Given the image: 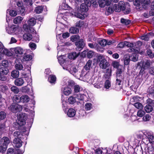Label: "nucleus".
<instances>
[{
    "mask_svg": "<svg viewBox=\"0 0 154 154\" xmlns=\"http://www.w3.org/2000/svg\"><path fill=\"white\" fill-rule=\"evenodd\" d=\"M112 65L114 68L116 69L120 67V66H121L119 65V62L116 61L113 62L112 63Z\"/></svg>",
    "mask_w": 154,
    "mask_h": 154,
    "instance_id": "57",
    "label": "nucleus"
},
{
    "mask_svg": "<svg viewBox=\"0 0 154 154\" xmlns=\"http://www.w3.org/2000/svg\"><path fill=\"white\" fill-rule=\"evenodd\" d=\"M68 101L69 104H73L76 102L75 98L72 96H71L68 98Z\"/></svg>",
    "mask_w": 154,
    "mask_h": 154,
    "instance_id": "37",
    "label": "nucleus"
},
{
    "mask_svg": "<svg viewBox=\"0 0 154 154\" xmlns=\"http://www.w3.org/2000/svg\"><path fill=\"white\" fill-rule=\"evenodd\" d=\"M148 138L150 143L154 144V136L152 135L148 136Z\"/></svg>",
    "mask_w": 154,
    "mask_h": 154,
    "instance_id": "64",
    "label": "nucleus"
},
{
    "mask_svg": "<svg viewBox=\"0 0 154 154\" xmlns=\"http://www.w3.org/2000/svg\"><path fill=\"white\" fill-rule=\"evenodd\" d=\"M23 28L25 31L29 32L31 31L32 29H33L32 27L30 26L29 24H25L23 25Z\"/></svg>",
    "mask_w": 154,
    "mask_h": 154,
    "instance_id": "35",
    "label": "nucleus"
},
{
    "mask_svg": "<svg viewBox=\"0 0 154 154\" xmlns=\"http://www.w3.org/2000/svg\"><path fill=\"white\" fill-rule=\"evenodd\" d=\"M9 72L8 67H1L0 68V72L2 75H6Z\"/></svg>",
    "mask_w": 154,
    "mask_h": 154,
    "instance_id": "22",
    "label": "nucleus"
},
{
    "mask_svg": "<svg viewBox=\"0 0 154 154\" xmlns=\"http://www.w3.org/2000/svg\"><path fill=\"white\" fill-rule=\"evenodd\" d=\"M14 51L15 54H17V56H18V54L21 55L23 54V49L19 47L15 48Z\"/></svg>",
    "mask_w": 154,
    "mask_h": 154,
    "instance_id": "25",
    "label": "nucleus"
},
{
    "mask_svg": "<svg viewBox=\"0 0 154 154\" xmlns=\"http://www.w3.org/2000/svg\"><path fill=\"white\" fill-rule=\"evenodd\" d=\"M76 111L73 108H69L68 109L67 113V116L69 117H73L76 114Z\"/></svg>",
    "mask_w": 154,
    "mask_h": 154,
    "instance_id": "13",
    "label": "nucleus"
},
{
    "mask_svg": "<svg viewBox=\"0 0 154 154\" xmlns=\"http://www.w3.org/2000/svg\"><path fill=\"white\" fill-rule=\"evenodd\" d=\"M94 52L92 51H89L88 49L87 57L89 58H91L94 56Z\"/></svg>",
    "mask_w": 154,
    "mask_h": 154,
    "instance_id": "50",
    "label": "nucleus"
},
{
    "mask_svg": "<svg viewBox=\"0 0 154 154\" xmlns=\"http://www.w3.org/2000/svg\"><path fill=\"white\" fill-rule=\"evenodd\" d=\"M21 102L26 103L28 102L30 100L29 97L27 95H24L21 96Z\"/></svg>",
    "mask_w": 154,
    "mask_h": 154,
    "instance_id": "20",
    "label": "nucleus"
},
{
    "mask_svg": "<svg viewBox=\"0 0 154 154\" xmlns=\"http://www.w3.org/2000/svg\"><path fill=\"white\" fill-rule=\"evenodd\" d=\"M21 96L19 95H15L13 98V101L14 103H17L21 102Z\"/></svg>",
    "mask_w": 154,
    "mask_h": 154,
    "instance_id": "23",
    "label": "nucleus"
},
{
    "mask_svg": "<svg viewBox=\"0 0 154 154\" xmlns=\"http://www.w3.org/2000/svg\"><path fill=\"white\" fill-rule=\"evenodd\" d=\"M91 5L94 7L97 8L98 6V0H91Z\"/></svg>",
    "mask_w": 154,
    "mask_h": 154,
    "instance_id": "43",
    "label": "nucleus"
},
{
    "mask_svg": "<svg viewBox=\"0 0 154 154\" xmlns=\"http://www.w3.org/2000/svg\"><path fill=\"white\" fill-rule=\"evenodd\" d=\"M21 138H15L13 140V143L14 146L16 148H19L22 145L23 142L21 140Z\"/></svg>",
    "mask_w": 154,
    "mask_h": 154,
    "instance_id": "8",
    "label": "nucleus"
},
{
    "mask_svg": "<svg viewBox=\"0 0 154 154\" xmlns=\"http://www.w3.org/2000/svg\"><path fill=\"white\" fill-rule=\"evenodd\" d=\"M80 37L78 35H72L70 37V40L72 42H76L79 40Z\"/></svg>",
    "mask_w": 154,
    "mask_h": 154,
    "instance_id": "29",
    "label": "nucleus"
},
{
    "mask_svg": "<svg viewBox=\"0 0 154 154\" xmlns=\"http://www.w3.org/2000/svg\"><path fill=\"white\" fill-rule=\"evenodd\" d=\"M152 64V63L151 60L146 59L142 61L141 66L147 69H149L151 67Z\"/></svg>",
    "mask_w": 154,
    "mask_h": 154,
    "instance_id": "9",
    "label": "nucleus"
},
{
    "mask_svg": "<svg viewBox=\"0 0 154 154\" xmlns=\"http://www.w3.org/2000/svg\"><path fill=\"white\" fill-rule=\"evenodd\" d=\"M48 81L51 84H55L56 81V77L55 75H50L48 78Z\"/></svg>",
    "mask_w": 154,
    "mask_h": 154,
    "instance_id": "19",
    "label": "nucleus"
},
{
    "mask_svg": "<svg viewBox=\"0 0 154 154\" xmlns=\"http://www.w3.org/2000/svg\"><path fill=\"white\" fill-rule=\"evenodd\" d=\"M18 120L13 124L14 128L23 130L24 128L23 126L26 124V115L25 113H21L17 116Z\"/></svg>",
    "mask_w": 154,
    "mask_h": 154,
    "instance_id": "1",
    "label": "nucleus"
},
{
    "mask_svg": "<svg viewBox=\"0 0 154 154\" xmlns=\"http://www.w3.org/2000/svg\"><path fill=\"white\" fill-rule=\"evenodd\" d=\"M32 59V57L31 55H26L23 57V60L24 61H29Z\"/></svg>",
    "mask_w": 154,
    "mask_h": 154,
    "instance_id": "46",
    "label": "nucleus"
},
{
    "mask_svg": "<svg viewBox=\"0 0 154 154\" xmlns=\"http://www.w3.org/2000/svg\"><path fill=\"white\" fill-rule=\"evenodd\" d=\"M73 88L75 93H78L80 91V87L78 85H74Z\"/></svg>",
    "mask_w": 154,
    "mask_h": 154,
    "instance_id": "63",
    "label": "nucleus"
},
{
    "mask_svg": "<svg viewBox=\"0 0 154 154\" xmlns=\"http://www.w3.org/2000/svg\"><path fill=\"white\" fill-rule=\"evenodd\" d=\"M97 61L100 62L99 66L103 69H106L110 65L109 62L101 55H99L97 57Z\"/></svg>",
    "mask_w": 154,
    "mask_h": 154,
    "instance_id": "2",
    "label": "nucleus"
},
{
    "mask_svg": "<svg viewBox=\"0 0 154 154\" xmlns=\"http://www.w3.org/2000/svg\"><path fill=\"white\" fill-rule=\"evenodd\" d=\"M7 154H16V152L14 149L12 148H9L7 151Z\"/></svg>",
    "mask_w": 154,
    "mask_h": 154,
    "instance_id": "62",
    "label": "nucleus"
},
{
    "mask_svg": "<svg viewBox=\"0 0 154 154\" xmlns=\"http://www.w3.org/2000/svg\"><path fill=\"white\" fill-rule=\"evenodd\" d=\"M147 152L149 154H154V147L152 146H148L147 148Z\"/></svg>",
    "mask_w": 154,
    "mask_h": 154,
    "instance_id": "39",
    "label": "nucleus"
},
{
    "mask_svg": "<svg viewBox=\"0 0 154 154\" xmlns=\"http://www.w3.org/2000/svg\"><path fill=\"white\" fill-rule=\"evenodd\" d=\"M147 55L151 58H153L154 57L153 53L151 49H148L146 51Z\"/></svg>",
    "mask_w": 154,
    "mask_h": 154,
    "instance_id": "53",
    "label": "nucleus"
},
{
    "mask_svg": "<svg viewBox=\"0 0 154 154\" xmlns=\"http://www.w3.org/2000/svg\"><path fill=\"white\" fill-rule=\"evenodd\" d=\"M75 44L76 46V49L78 51H81L85 46V43L83 39H81L76 41Z\"/></svg>",
    "mask_w": 154,
    "mask_h": 154,
    "instance_id": "5",
    "label": "nucleus"
},
{
    "mask_svg": "<svg viewBox=\"0 0 154 154\" xmlns=\"http://www.w3.org/2000/svg\"><path fill=\"white\" fill-rule=\"evenodd\" d=\"M92 104L89 103H86L85 106V109L86 110H90L92 108Z\"/></svg>",
    "mask_w": 154,
    "mask_h": 154,
    "instance_id": "45",
    "label": "nucleus"
},
{
    "mask_svg": "<svg viewBox=\"0 0 154 154\" xmlns=\"http://www.w3.org/2000/svg\"><path fill=\"white\" fill-rule=\"evenodd\" d=\"M6 113L4 112L3 111L0 112V120L5 119L6 117Z\"/></svg>",
    "mask_w": 154,
    "mask_h": 154,
    "instance_id": "56",
    "label": "nucleus"
},
{
    "mask_svg": "<svg viewBox=\"0 0 154 154\" xmlns=\"http://www.w3.org/2000/svg\"><path fill=\"white\" fill-rule=\"evenodd\" d=\"M21 91L25 93H29L30 91V88L28 85L22 87L21 89Z\"/></svg>",
    "mask_w": 154,
    "mask_h": 154,
    "instance_id": "48",
    "label": "nucleus"
},
{
    "mask_svg": "<svg viewBox=\"0 0 154 154\" xmlns=\"http://www.w3.org/2000/svg\"><path fill=\"white\" fill-rule=\"evenodd\" d=\"M85 24V22L84 21L80 20L76 22L75 26L80 28L84 26Z\"/></svg>",
    "mask_w": 154,
    "mask_h": 154,
    "instance_id": "28",
    "label": "nucleus"
},
{
    "mask_svg": "<svg viewBox=\"0 0 154 154\" xmlns=\"http://www.w3.org/2000/svg\"><path fill=\"white\" fill-rule=\"evenodd\" d=\"M115 11L117 12H119L121 11H123L126 7L125 5L123 2H120L117 5L116 4H115Z\"/></svg>",
    "mask_w": 154,
    "mask_h": 154,
    "instance_id": "6",
    "label": "nucleus"
},
{
    "mask_svg": "<svg viewBox=\"0 0 154 154\" xmlns=\"http://www.w3.org/2000/svg\"><path fill=\"white\" fill-rule=\"evenodd\" d=\"M23 37L25 40L30 41L32 39V36L31 34L26 32L23 34Z\"/></svg>",
    "mask_w": 154,
    "mask_h": 154,
    "instance_id": "24",
    "label": "nucleus"
},
{
    "mask_svg": "<svg viewBox=\"0 0 154 154\" xmlns=\"http://www.w3.org/2000/svg\"><path fill=\"white\" fill-rule=\"evenodd\" d=\"M19 71L16 70H13L11 73V76L14 78H17L19 76Z\"/></svg>",
    "mask_w": 154,
    "mask_h": 154,
    "instance_id": "32",
    "label": "nucleus"
},
{
    "mask_svg": "<svg viewBox=\"0 0 154 154\" xmlns=\"http://www.w3.org/2000/svg\"><path fill=\"white\" fill-rule=\"evenodd\" d=\"M23 132L19 131H16L14 132L13 135L16 138H21V139H23V136H24Z\"/></svg>",
    "mask_w": 154,
    "mask_h": 154,
    "instance_id": "16",
    "label": "nucleus"
},
{
    "mask_svg": "<svg viewBox=\"0 0 154 154\" xmlns=\"http://www.w3.org/2000/svg\"><path fill=\"white\" fill-rule=\"evenodd\" d=\"M109 6L106 8L107 15H109L114 12L115 9V6L113 5H109Z\"/></svg>",
    "mask_w": 154,
    "mask_h": 154,
    "instance_id": "17",
    "label": "nucleus"
},
{
    "mask_svg": "<svg viewBox=\"0 0 154 154\" xmlns=\"http://www.w3.org/2000/svg\"><path fill=\"white\" fill-rule=\"evenodd\" d=\"M70 69L71 71H72V72L75 73L78 71L77 69L76 68V67L75 65H71L70 67Z\"/></svg>",
    "mask_w": 154,
    "mask_h": 154,
    "instance_id": "58",
    "label": "nucleus"
},
{
    "mask_svg": "<svg viewBox=\"0 0 154 154\" xmlns=\"http://www.w3.org/2000/svg\"><path fill=\"white\" fill-rule=\"evenodd\" d=\"M62 8L65 10H70L72 8L67 4L63 3L62 5Z\"/></svg>",
    "mask_w": 154,
    "mask_h": 154,
    "instance_id": "47",
    "label": "nucleus"
},
{
    "mask_svg": "<svg viewBox=\"0 0 154 154\" xmlns=\"http://www.w3.org/2000/svg\"><path fill=\"white\" fill-rule=\"evenodd\" d=\"M11 91L14 93L17 94L19 92V89L18 88L15 86H12L11 88Z\"/></svg>",
    "mask_w": 154,
    "mask_h": 154,
    "instance_id": "38",
    "label": "nucleus"
},
{
    "mask_svg": "<svg viewBox=\"0 0 154 154\" xmlns=\"http://www.w3.org/2000/svg\"><path fill=\"white\" fill-rule=\"evenodd\" d=\"M122 66H120V67L117 68V69L116 72V78H121L122 79V77L121 75V74L122 73Z\"/></svg>",
    "mask_w": 154,
    "mask_h": 154,
    "instance_id": "21",
    "label": "nucleus"
},
{
    "mask_svg": "<svg viewBox=\"0 0 154 154\" xmlns=\"http://www.w3.org/2000/svg\"><path fill=\"white\" fill-rule=\"evenodd\" d=\"M112 70L111 69L107 68L106 70V73L104 75V77L106 79H109L111 76Z\"/></svg>",
    "mask_w": 154,
    "mask_h": 154,
    "instance_id": "18",
    "label": "nucleus"
},
{
    "mask_svg": "<svg viewBox=\"0 0 154 154\" xmlns=\"http://www.w3.org/2000/svg\"><path fill=\"white\" fill-rule=\"evenodd\" d=\"M2 140H4L3 144H5L8 145L10 143V140L9 138L7 137H4L2 138Z\"/></svg>",
    "mask_w": 154,
    "mask_h": 154,
    "instance_id": "59",
    "label": "nucleus"
},
{
    "mask_svg": "<svg viewBox=\"0 0 154 154\" xmlns=\"http://www.w3.org/2000/svg\"><path fill=\"white\" fill-rule=\"evenodd\" d=\"M92 60H89L87 62L85 66H84V68L86 70H88L90 69L92 63Z\"/></svg>",
    "mask_w": 154,
    "mask_h": 154,
    "instance_id": "36",
    "label": "nucleus"
},
{
    "mask_svg": "<svg viewBox=\"0 0 154 154\" xmlns=\"http://www.w3.org/2000/svg\"><path fill=\"white\" fill-rule=\"evenodd\" d=\"M98 44L103 47H104L107 45V40L105 39H102L99 41Z\"/></svg>",
    "mask_w": 154,
    "mask_h": 154,
    "instance_id": "49",
    "label": "nucleus"
},
{
    "mask_svg": "<svg viewBox=\"0 0 154 154\" xmlns=\"http://www.w3.org/2000/svg\"><path fill=\"white\" fill-rule=\"evenodd\" d=\"M111 4V2L109 0H98L99 6L101 8H103L106 6H109Z\"/></svg>",
    "mask_w": 154,
    "mask_h": 154,
    "instance_id": "7",
    "label": "nucleus"
},
{
    "mask_svg": "<svg viewBox=\"0 0 154 154\" xmlns=\"http://www.w3.org/2000/svg\"><path fill=\"white\" fill-rule=\"evenodd\" d=\"M142 45V42L140 41H138L134 43V47L136 49H139Z\"/></svg>",
    "mask_w": 154,
    "mask_h": 154,
    "instance_id": "42",
    "label": "nucleus"
},
{
    "mask_svg": "<svg viewBox=\"0 0 154 154\" xmlns=\"http://www.w3.org/2000/svg\"><path fill=\"white\" fill-rule=\"evenodd\" d=\"M28 23L29 25L32 27L34 26L36 24V19L33 17L30 18L28 20Z\"/></svg>",
    "mask_w": 154,
    "mask_h": 154,
    "instance_id": "26",
    "label": "nucleus"
},
{
    "mask_svg": "<svg viewBox=\"0 0 154 154\" xmlns=\"http://www.w3.org/2000/svg\"><path fill=\"white\" fill-rule=\"evenodd\" d=\"M62 91L63 92V94L66 96L69 95L72 92L71 88L68 87H65L63 88H62Z\"/></svg>",
    "mask_w": 154,
    "mask_h": 154,
    "instance_id": "14",
    "label": "nucleus"
},
{
    "mask_svg": "<svg viewBox=\"0 0 154 154\" xmlns=\"http://www.w3.org/2000/svg\"><path fill=\"white\" fill-rule=\"evenodd\" d=\"M7 145L3 143L0 146V152H4L7 149Z\"/></svg>",
    "mask_w": 154,
    "mask_h": 154,
    "instance_id": "55",
    "label": "nucleus"
},
{
    "mask_svg": "<svg viewBox=\"0 0 154 154\" xmlns=\"http://www.w3.org/2000/svg\"><path fill=\"white\" fill-rule=\"evenodd\" d=\"M81 11L82 12H86L88 11V8L86 5L84 3L81 5L80 6Z\"/></svg>",
    "mask_w": 154,
    "mask_h": 154,
    "instance_id": "30",
    "label": "nucleus"
},
{
    "mask_svg": "<svg viewBox=\"0 0 154 154\" xmlns=\"http://www.w3.org/2000/svg\"><path fill=\"white\" fill-rule=\"evenodd\" d=\"M43 8L42 6H37L35 8V11L37 14H40L42 12Z\"/></svg>",
    "mask_w": 154,
    "mask_h": 154,
    "instance_id": "33",
    "label": "nucleus"
},
{
    "mask_svg": "<svg viewBox=\"0 0 154 154\" xmlns=\"http://www.w3.org/2000/svg\"><path fill=\"white\" fill-rule=\"evenodd\" d=\"M150 3V0H135L134 2V5L140 7L141 6L144 9H147Z\"/></svg>",
    "mask_w": 154,
    "mask_h": 154,
    "instance_id": "3",
    "label": "nucleus"
},
{
    "mask_svg": "<svg viewBox=\"0 0 154 154\" xmlns=\"http://www.w3.org/2000/svg\"><path fill=\"white\" fill-rule=\"evenodd\" d=\"M134 106L138 109H141L143 108V105L139 102H136L134 104Z\"/></svg>",
    "mask_w": 154,
    "mask_h": 154,
    "instance_id": "44",
    "label": "nucleus"
},
{
    "mask_svg": "<svg viewBox=\"0 0 154 154\" xmlns=\"http://www.w3.org/2000/svg\"><path fill=\"white\" fill-rule=\"evenodd\" d=\"M22 20L23 18L22 17L20 16L17 17L14 19V23L15 24H17L21 23Z\"/></svg>",
    "mask_w": 154,
    "mask_h": 154,
    "instance_id": "41",
    "label": "nucleus"
},
{
    "mask_svg": "<svg viewBox=\"0 0 154 154\" xmlns=\"http://www.w3.org/2000/svg\"><path fill=\"white\" fill-rule=\"evenodd\" d=\"M0 52L2 54L9 56L13 55L12 53L8 49L5 48L3 45V47L0 48Z\"/></svg>",
    "mask_w": 154,
    "mask_h": 154,
    "instance_id": "10",
    "label": "nucleus"
},
{
    "mask_svg": "<svg viewBox=\"0 0 154 154\" xmlns=\"http://www.w3.org/2000/svg\"><path fill=\"white\" fill-rule=\"evenodd\" d=\"M1 64L2 65L1 67H8L9 63L8 60H3Z\"/></svg>",
    "mask_w": 154,
    "mask_h": 154,
    "instance_id": "52",
    "label": "nucleus"
},
{
    "mask_svg": "<svg viewBox=\"0 0 154 154\" xmlns=\"http://www.w3.org/2000/svg\"><path fill=\"white\" fill-rule=\"evenodd\" d=\"M145 114V111L141 109L139 110L137 112V116L140 117H143Z\"/></svg>",
    "mask_w": 154,
    "mask_h": 154,
    "instance_id": "54",
    "label": "nucleus"
},
{
    "mask_svg": "<svg viewBox=\"0 0 154 154\" xmlns=\"http://www.w3.org/2000/svg\"><path fill=\"white\" fill-rule=\"evenodd\" d=\"M111 86V83L110 81L108 80H106L105 82V88L108 89Z\"/></svg>",
    "mask_w": 154,
    "mask_h": 154,
    "instance_id": "61",
    "label": "nucleus"
},
{
    "mask_svg": "<svg viewBox=\"0 0 154 154\" xmlns=\"http://www.w3.org/2000/svg\"><path fill=\"white\" fill-rule=\"evenodd\" d=\"M137 68L140 70L139 75L142 76L144 74H145V70L146 69L143 67L141 65L140 63L138 62L137 63Z\"/></svg>",
    "mask_w": 154,
    "mask_h": 154,
    "instance_id": "11",
    "label": "nucleus"
},
{
    "mask_svg": "<svg viewBox=\"0 0 154 154\" xmlns=\"http://www.w3.org/2000/svg\"><path fill=\"white\" fill-rule=\"evenodd\" d=\"M121 22L122 24H125L126 25H128L130 24L131 21L129 20H126L122 18L121 19Z\"/></svg>",
    "mask_w": 154,
    "mask_h": 154,
    "instance_id": "40",
    "label": "nucleus"
},
{
    "mask_svg": "<svg viewBox=\"0 0 154 154\" xmlns=\"http://www.w3.org/2000/svg\"><path fill=\"white\" fill-rule=\"evenodd\" d=\"M152 34L151 32H149L148 34H144L140 36V39L144 41H148L149 40L150 35Z\"/></svg>",
    "mask_w": 154,
    "mask_h": 154,
    "instance_id": "31",
    "label": "nucleus"
},
{
    "mask_svg": "<svg viewBox=\"0 0 154 154\" xmlns=\"http://www.w3.org/2000/svg\"><path fill=\"white\" fill-rule=\"evenodd\" d=\"M144 109L147 112L149 113L153 110V107L151 105H147L145 107Z\"/></svg>",
    "mask_w": 154,
    "mask_h": 154,
    "instance_id": "34",
    "label": "nucleus"
},
{
    "mask_svg": "<svg viewBox=\"0 0 154 154\" xmlns=\"http://www.w3.org/2000/svg\"><path fill=\"white\" fill-rule=\"evenodd\" d=\"M12 112L16 113L21 111L22 109V106L17 103H13L8 108Z\"/></svg>",
    "mask_w": 154,
    "mask_h": 154,
    "instance_id": "4",
    "label": "nucleus"
},
{
    "mask_svg": "<svg viewBox=\"0 0 154 154\" xmlns=\"http://www.w3.org/2000/svg\"><path fill=\"white\" fill-rule=\"evenodd\" d=\"M147 92L149 94H154V86L150 87L148 89Z\"/></svg>",
    "mask_w": 154,
    "mask_h": 154,
    "instance_id": "60",
    "label": "nucleus"
},
{
    "mask_svg": "<svg viewBox=\"0 0 154 154\" xmlns=\"http://www.w3.org/2000/svg\"><path fill=\"white\" fill-rule=\"evenodd\" d=\"M24 83V80L23 78H17L14 81L15 85L19 86H22L23 85Z\"/></svg>",
    "mask_w": 154,
    "mask_h": 154,
    "instance_id": "12",
    "label": "nucleus"
},
{
    "mask_svg": "<svg viewBox=\"0 0 154 154\" xmlns=\"http://www.w3.org/2000/svg\"><path fill=\"white\" fill-rule=\"evenodd\" d=\"M79 29L75 27H71L69 29V32L72 34H77L79 32Z\"/></svg>",
    "mask_w": 154,
    "mask_h": 154,
    "instance_id": "27",
    "label": "nucleus"
},
{
    "mask_svg": "<svg viewBox=\"0 0 154 154\" xmlns=\"http://www.w3.org/2000/svg\"><path fill=\"white\" fill-rule=\"evenodd\" d=\"M79 54L80 52L78 53H77L76 52H73L69 54L68 55V57L69 59L74 60L79 56Z\"/></svg>",
    "mask_w": 154,
    "mask_h": 154,
    "instance_id": "15",
    "label": "nucleus"
},
{
    "mask_svg": "<svg viewBox=\"0 0 154 154\" xmlns=\"http://www.w3.org/2000/svg\"><path fill=\"white\" fill-rule=\"evenodd\" d=\"M130 56H127L124 58V63L125 65H128L130 62Z\"/></svg>",
    "mask_w": 154,
    "mask_h": 154,
    "instance_id": "51",
    "label": "nucleus"
}]
</instances>
